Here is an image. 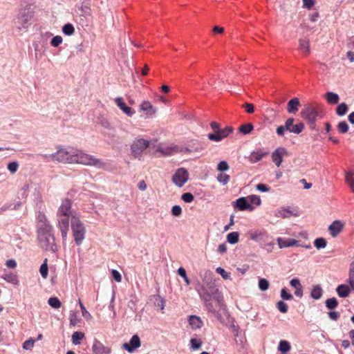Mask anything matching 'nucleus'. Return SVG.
I'll use <instances>...</instances> for the list:
<instances>
[{"mask_svg": "<svg viewBox=\"0 0 354 354\" xmlns=\"http://www.w3.org/2000/svg\"><path fill=\"white\" fill-rule=\"evenodd\" d=\"M51 157L57 162L63 164H80L86 166H93L97 169H105L106 163L101 159L88 154L83 151L71 147H58L57 151Z\"/></svg>", "mask_w": 354, "mask_h": 354, "instance_id": "f257e3e1", "label": "nucleus"}, {"mask_svg": "<svg viewBox=\"0 0 354 354\" xmlns=\"http://www.w3.org/2000/svg\"><path fill=\"white\" fill-rule=\"evenodd\" d=\"M57 216L62 237L65 239L69 229V219L72 221L74 218H78L80 214L72 209L71 201L68 198H64L58 208Z\"/></svg>", "mask_w": 354, "mask_h": 354, "instance_id": "f03ea898", "label": "nucleus"}, {"mask_svg": "<svg viewBox=\"0 0 354 354\" xmlns=\"http://www.w3.org/2000/svg\"><path fill=\"white\" fill-rule=\"evenodd\" d=\"M37 239L40 247L46 251H57L53 227L48 223H40L37 230Z\"/></svg>", "mask_w": 354, "mask_h": 354, "instance_id": "7ed1b4c3", "label": "nucleus"}, {"mask_svg": "<svg viewBox=\"0 0 354 354\" xmlns=\"http://www.w3.org/2000/svg\"><path fill=\"white\" fill-rule=\"evenodd\" d=\"M198 293L201 297L203 299L207 310L212 313H214L216 310L211 302V299L213 298L218 304H220L223 300V296L215 286H212L210 287V291H209L205 286H201V289L198 290Z\"/></svg>", "mask_w": 354, "mask_h": 354, "instance_id": "20e7f679", "label": "nucleus"}, {"mask_svg": "<svg viewBox=\"0 0 354 354\" xmlns=\"http://www.w3.org/2000/svg\"><path fill=\"white\" fill-rule=\"evenodd\" d=\"M71 224L75 243L80 245L85 238L86 234V229L80 220V216L74 218V220L71 221Z\"/></svg>", "mask_w": 354, "mask_h": 354, "instance_id": "39448f33", "label": "nucleus"}, {"mask_svg": "<svg viewBox=\"0 0 354 354\" xmlns=\"http://www.w3.org/2000/svg\"><path fill=\"white\" fill-rule=\"evenodd\" d=\"M301 116L310 124L311 129L315 128L317 118V110L311 104H306L301 111Z\"/></svg>", "mask_w": 354, "mask_h": 354, "instance_id": "423d86ee", "label": "nucleus"}, {"mask_svg": "<svg viewBox=\"0 0 354 354\" xmlns=\"http://www.w3.org/2000/svg\"><path fill=\"white\" fill-rule=\"evenodd\" d=\"M149 141L143 138L133 140L131 145V151L135 158H140L142 153L149 147Z\"/></svg>", "mask_w": 354, "mask_h": 354, "instance_id": "0eeeda50", "label": "nucleus"}, {"mask_svg": "<svg viewBox=\"0 0 354 354\" xmlns=\"http://www.w3.org/2000/svg\"><path fill=\"white\" fill-rule=\"evenodd\" d=\"M183 151V149L178 145L164 143L158 144L156 148V151L160 152L163 156H172Z\"/></svg>", "mask_w": 354, "mask_h": 354, "instance_id": "6e6552de", "label": "nucleus"}, {"mask_svg": "<svg viewBox=\"0 0 354 354\" xmlns=\"http://www.w3.org/2000/svg\"><path fill=\"white\" fill-rule=\"evenodd\" d=\"M189 179V173L185 168L178 169L172 176V182L178 187H182Z\"/></svg>", "mask_w": 354, "mask_h": 354, "instance_id": "1a4fd4ad", "label": "nucleus"}, {"mask_svg": "<svg viewBox=\"0 0 354 354\" xmlns=\"http://www.w3.org/2000/svg\"><path fill=\"white\" fill-rule=\"evenodd\" d=\"M232 131L233 128L232 127H226L224 129H220L217 133H209L207 138L210 140L219 142L227 137Z\"/></svg>", "mask_w": 354, "mask_h": 354, "instance_id": "9d476101", "label": "nucleus"}, {"mask_svg": "<svg viewBox=\"0 0 354 354\" xmlns=\"http://www.w3.org/2000/svg\"><path fill=\"white\" fill-rule=\"evenodd\" d=\"M294 122L295 119L293 118H289L286 120V131L295 134H299L304 130V124L303 122L294 124Z\"/></svg>", "mask_w": 354, "mask_h": 354, "instance_id": "9b49d317", "label": "nucleus"}, {"mask_svg": "<svg viewBox=\"0 0 354 354\" xmlns=\"http://www.w3.org/2000/svg\"><path fill=\"white\" fill-rule=\"evenodd\" d=\"M288 155V151L284 147H279L272 153V159L276 166L279 167L283 161V157Z\"/></svg>", "mask_w": 354, "mask_h": 354, "instance_id": "f8f14e48", "label": "nucleus"}, {"mask_svg": "<svg viewBox=\"0 0 354 354\" xmlns=\"http://www.w3.org/2000/svg\"><path fill=\"white\" fill-rule=\"evenodd\" d=\"M141 345L140 337L137 335H134L129 343H124L122 348L129 353H133L136 348Z\"/></svg>", "mask_w": 354, "mask_h": 354, "instance_id": "ddd939ff", "label": "nucleus"}, {"mask_svg": "<svg viewBox=\"0 0 354 354\" xmlns=\"http://www.w3.org/2000/svg\"><path fill=\"white\" fill-rule=\"evenodd\" d=\"M93 354H110L111 349L105 346L102 342L97 339H95L92 346Z\"/></svg>", "mask_w": 354, "mask_h": 354, "instance_id": "4468645a", "label": "nucleus"}, {"mask_svg": "<svg viewBox=\"0 0 354 354\" xmlns=\"http://www.w3.org/2000/svg\"><path fill=\"white\" fill-rule=\"evenodd\" d=\"M114 101L118 107L127 116L131 117L135 113V111L133 109L126 105L122 97H118L115 98Z\"/></svg>", "mask_w": 354, "mask_h": 354, "instance_id": "2eb2a0df", "label": "nucleus"}, {"mask_svg": "<svg viewBox=\"0 0 354 354\" xmlns=\"http://www.w3.org/2000/svg\"><path fill=\"white\" fill-rule=\"evenodd\" d=\"M343 227L342 221H335L329 225L328 231L333 237H335L342 231Z\"/></svg>", "mask_w": 354, "mask_h": 354, "instance_id": "dca6fc26", "label": "nucleus"}, {"mask_svg": "<svg viewBox=\"0 0 354 354\" xmlns=\"http://www.w3.org/2000/svg\"><path fill=\"white\" fill-rule=\"evenodd\" d=\"M203 285L209 291H210V287L214 286L213 283V273L210 270H206L203 274L201 275Z\"/></svg>", "mask_w": 354, "mask_h": 354, "instance_id": "f3484780", "label": "nucleus"}, {"mask_svg": "<svg viewBox=\"0 0 354 354\" xmlns=\"http://www.w3.org/2000/svg\"><path fill=\"white\" fill-rule=\"evenodd\" d=\"M277 241L280 248L300 246L299 241L293 239H283L282 238L279 237L277 239Z\"/></svg>", "mask_w": 354, "mask_h": 354, "instance_id": "a211bd4d", "label": "nucleus"}, {"mask_svg": "<svg viewBox=\"0 0 354 354\" xmlns=\"http://www.w3.org/2000/svg\"><path fill=\"white\" fill-rule=\"evenodd\" d=\"M301 106L299 100L297 97L292 98L287 104V111L291 114H295Z\"/></svg>", "mask_w": 354, "mask_h": 354, "instance_id": "6ab92c4d", "label": "nucleus"}, {"mask_svg": "<svg viewBox=\"0 0 354 354\" xmlns=\"http://www.w3.org/2000/svg\"><path fill=\"white\" fill-rule=\"evenodd\" d=\"M236 207L239 208V210H246L249 209L250 211L253 210V207L249 203L247 198L241 197L238 198L236 202Z\"/></svg>", "mask_w": 354, "mask_h": 354, "instance_id": "aec40b11", "label": "nucleus"}, {"mask_svg": "<svg viewBox=\"0 0 354 354\" xmlns=\"http://www.w3.org/2000/svg\"><path fill=\"white\" fill-rule=\"evenodd\" d=\"M140 111L146 112L147 117H151L156 113V109L150 102L144 101L140 106Z\"/></svg>", "mask_w": 354, "mask_h": 354, "instance_id": "412c9836", "label": "nucleus"}, {"mask_svg": "<svg viewBox=\"0 0 354 354\" xmlns=\"http://www.w3.org/2000/svg\"><path fill=\"white\" fill-rule=\"evenodd\" d=\"M351 290H353L350 285L348 286L346 284H341L338 286L336 288L337 294L338 295L339 297L342 298H346L348 297Z\"/></svg>", "mask_w": 354, "mask_h": 354, "instance_id": "4be33fe9", "label": "nucleus"}, {"mask_svg": "<svg viewBox=\"0 0 354 354\" xmlns=\"http://www.w3.org/2000/svg\"><path fill=\"white\" fill-rule=\"evenodd\" d=\"M248 234L250 238L257 242L264 241L266 234L261 230L250 231Z\"/></svg>", "mask_w": 354, "mask_h": 354, "instance_id": "5701e85b", "label": "nucleus"}, {"mask_svg": "<svg viewBox=\"0 0 354 354\" xmlns=\"http://www.w3.org/2000/svg\"><path fill=\"white\" fill-rule=\"evenodd\" d=\"M290 284L295 289V295L301 298L303 296V288L300 281L298 279H292L290 280Z\"/></svg>", "mask_w": 354, "mask_h": 354, "instance_id": "b1692460", "label": "nucleus"}, {"mask_svg": "<svg viewBox=\"0 0 354 354\" xmlns=\"http://www.w3.org/2000/svg\"><path fill=\"white\" fill-rule=\"evenodd\" d=\"M268 152L264 151L263 150H258L257 151H254L251 153L250 160L252 163L257 162L260 161L264 156H267Z\"/></svg>", "mask_w": 354, "mask_h": 354, "instance_id": "393cba45", "label": "nucleus"}, {"mask_svg": "<svg viewBox=\"0 0 354 354\" xmlns=\"http://www.w3.org/2000/svg\"><path fill=\"white\" fill-rule=\"evenodd\" d=\"M189 324L192 329H198L201 328L203 322L199 317L196 315H190L189 317Z\"/></svg>", "mask_w": 354, "mask_h": 354, "instance_id": "a878e982", "label": "nucleus"}, {"mask_svg": "<svg viewBox=\"0 0 354 354\" xmlns=\"http://www.w3.org/2000/svg\"><path fill=\"white\" fill-rule=\"evenodd\" d=\"M293 214L289 208L281 207L278 209L275 212V216L278 218H290Z\"/></svg>", "mask_w": 354, "mask_h": 354, "instance_id": "bb28decb", "label": "nucleus"}, {"mask_svg": "<svg viewBox=\"0 0 354 354\" xmlns=\"http://www.w3.org/2000/svg\"><path fill=\"white\" fill-rule=\"evenodd\" d=\"M299 49L306 55H309L310 53V44L308 39H300L299 40Z\"/></svg>", "mask_w": 354, "mask_h": 354, "instance_id": "cd10ccee", "label": "nucleus"}, {"mask_svg": "<svg viewBox=\"0 0 354 354\" xmlns=\"http://www.w3.org/2000/svg\"><path fill=\"white\" fill-rule=\"evenodd\" d=\"M1 278L6 280L7 282L10 283L14 285L19 284V279L17 274L10 272L5 273L1 276Z\"/></svg>", "mask_w": 354, "mask_h": 354, "instance_id": "c85d7f7f", "label": "nucleus"}, {"mask_svg": "<svg viewBox=\"0 0 354 354\" xmlns=\"http://www.w3.org/2000/svg\"><path fill=\"white\" fill-rule=\"evenodd\" d=\"M151 300L153 301L154 306L163 313V310L165 308L164 299L160 295H153Z\"/></svg>", "mask_w": 354, "mask_h": 354, "instance_id": "c756f323", "label": "nucleus"}, {"mask_svg": "<svg viewBox=\"0 0 354 354\" xmlns=\"http://www.w3.org/2000/svg\"><path fill=\"white\" fill-rule=\"evenodd\" d=\"M323 295V290L320 285H316L312 288L310 296L314 299H319Z\"/></svg>", "mask_w": 354, "mask_h": 354, "instance_id": "7c9ffc66", "label": "nucleus"}, {"mask_svg": "<svg viewBox=\"0 0 354 354\" xmlns=\"http://www.w3.org/2000/svg\"><path fill=\"white\" fill-rule=\"evenodd\" d=\"M325 98L329 104H335L339 100V97L337 93L333 92H327L325 94Z\"/></svg>", "mask_w": 354, "mask_h": 354, "instance_id": "2f4dec72", "label": "nucleus"}, {"mask_svg": "<svg viewBox=\"0 0 354 354\" xmlns=\"http://www.w3.org/2000/svg\"><path fill=\"white\" fill-rule=\"evenodd\" d=\"M291 348L290 343L286 340H281L279 343L278 351L282 353H288Z\"/></svg>", "mask_w": 354, "mask_h": 354, "instance_id": "473e14b6", "label": "nucleus"}, {"mask_svg": "<svg viewBox=\"0 0 354 354\" xmlns=\"http://www.w3.org/2000/svg\"><path fill=\"white\" fill-rule=\"evenodd\" d=\"M254 129V126L251 123H246L239 127V131L246 135L249 134Z\"/></svg>", "mask_w": 354, "mask_h": 354, "instance_id": "72a5a7b5", "label": "nucleus"}, {"mask_svg": "<svg viewBox=\"0 0 354 354\" xmlns=\"http://www.w3.org/2000/svg\"><path fill=\"white\" fill-rule=\"evenodd\" d=\"M239 234L237 232L229 233L227 235V241L230 244H235L239 242Z\"/></svg>", "mask_w": 354, "mask_h": 354, "instance_id": "f704fd0d", "label": "nucleus"}, {"mask_svg": "<svg viewBox=\"0 0 354 354\" xmlns=\"http://www.w3.org/2000/svg\"><path fill=\"white\" fill-rule=\"evenodd\" d=\"M84 334L82 332L76 331L72 335L73 344L78 345L80 344V341L84 338Z\"/></svg>", "mask_w": 354, "mask_h": 354, "instance_id": "c9c22d12", "label": "nucleus"}, {"mask_svg": "<svg viewBox=\"0 0 354 354\" xmlns=\"http://www.w3.org/2000/svg\"><path fill=\"white\" fill-rule=\"evenodd\" d=\"M348 109V106L346 103H341L336 109V113L339 116H343L347 113Z\"/></svg>", "mask_w": 354, "mask_h": 354, "instance_id": "e433bc0d", "label": "nucleus"}, {"mask_svg": "<svg viewBox=\"0 0 354 354\" xmlns=\"http://www.w3.org/2000/svg\"><path fill=\"white\" fill-rule=\"evenodd\" d=\"M348 283H349L352 290H354V262H353L351 265L348 273Z\"/></svg>", "mask_w": 354, "mask_h": 354, "instance_id": "4c0bfd02", "label": "nucleus"}, {"mask_svg": "<svg viewBox=\"0 0 354 354\" xmlns=\"http://www.w3.org/2000/svg\"><path fill=\"white\" fill-rule=\"evenodd\" d=\"M346 182L354 192V172L348 171L346 174Z\"/></svg>", "mask_w": 354, "mask_h": 354, "instance_id": "58836bf2", "label": "nucleus"}, {"mask_svg": "<svg viewBox=\"0 0 354 354\" xmlns=\"http://www.w3.org/2000/svg\"><path fill=\"white\" fill-rule=\"evenodd\" d=\"M62 32L64 35L71 36L75 32L74 26L71 24H66L62 27Z\"/></svg>", "mask_w": 354, "mask_h": 354, "instance_id": "ea45409f", "label": "nucleus"}, {"mask_svg": "<svg viewBox=\"0 0 354 354\" xmlns=\"http://www.w3.org/2000/svg\"><path fill=\"white\" fill-rule=\"evenodd\" d=\"M181 149H183V151H181L180 153L187 154V153H192L194 152H199L203 149V147L201 146H198L196 147H181Z\"/></svg>", "mask_w": 354, "mask_h": 354, "instance_id": "a19ab883", "label": "nucleus"}, {"mask_svg": "<svg viewBox=\"0 0 354 354\" xmlns=\"http://www.w3.org/2000/svg\"><path fill=\"white\" fill-rule=\"evenodd\" d=\"M48 304L53 308L58 309L61 307L62 304L57 297H50L48 300Z\"/></svg>", "mask_w": 354, "mask_h": 354, "instance_id": "79ce46f5", "label": "nucleus"}, {"mask_svg": "<svg viewBox=\"0 0 354 354\" xmlns=\"http://www.w3.org/2000/svg\"><path fill=\"white\" fill-rule=\"evenodd\" d=\"M325 303L328 309H335L338 306V301L335 297L326 299Z\"/></svg>", "mask_w": 354, "mask_h": 354, "instance_id": "37998d69", "label": "nucleus"}, {"mask_svg": "<svg viewBox=\"0 0 354 354\" xmlns=\"http://www.w3.org/2000/svg\"><path fill=\"white\" fill-rule=\"evenodd\" d=\"M47 259H46L44 262L41 264L40 266L39 272L41 275V277L44 279H46L48 274V268L47 265Z\"/></svg>", "mask_w": 354, "mask_h": 354, "instance_id": "c03bdc74", "label": "nucleus"}, {"mask_svg": "<svg viewBox=\"0 0 354 354\" xmlns=\"http://www.w3.org/2000/svg\"><path fill=\"white\" fill-rule=\"evenodd\" d=\"M337 130L341 133H345L348 131V125L345 121L340 122L337 124Z\"/></svg>", "mask_w": 354, "mask_h": 354, "instance_id": "a18cd8bd", "label": "nucleus"}, {"mask_svg": "<svg viewBox=\"0 0 354 354\" xmlns=\"http://www.w3.org/2000/svg\"><path fill=\"white\" fill-rule=\"evenodd\" d=\"M217 180L223 185H226L230 180V176L225 174L221 173L217 176Z\"/></svg>", "mask_w": 354, "mask_h": 354, "instance_id": "49530a36", "label": "nucleus"}, {"mask_svg": "<svg viewBox=\"0 0 354 354\" xmlns=\"http://www.w3.org/2000/svg\"><path fill=\"white\" fill-rule=\"evenodd\" d=\"M315 246L317 249L324 248L326 246V241L324 238H318L315 240Z\"/></svg>", "mask_w": 354, "mask_h": 354, "instance_id": "de8ad7c7", "label": "nucleus"}, {"mask_svg": "<svg viewBox=\"0 0 354 354\" xmlns=\"http://www.w3.org/2000/svg\"><path fill=\"white\" fill-rule=\"evenodd\" d=\"M216 273L221 274V277L224 279H231L230 273L225 271L223 268H221V267L216 268Z\"/></svg>", "mask_w": 354, "mask_h": 354, "instance_id": "09e8293b", "label": "nucleus"}, {"mask_svg": "<svg viewBox=\"0 0 354 354\" xmlns=\"http://www.w3.org/2000/svg\"><path fill=\"white\" fill-rule=\"evenodd\" d=\"M269 285H270V283H269L268 281L266 279H260L259 281V288L262 291H265V290H268L269 288Z\"/></svg>", "mask_w": 354, "mask_h": 354, "instance_id": "8fccbe9b", "label": "nucleus"}, {"mask_svg": "<svg viewBox=\"0 0 354 354\" xmlns=\"http://www.w3.org/2000/svg\"><path fill=\"white\" fill-rule=\"evenodd\" d=\"M181 199L187 203H192L194 200V197L192 194L186 192L182 194Z\"/></svg>", "mask_w": 354, "mask_h": 354, "instance_id": "3c124183", "label": "nucleus"}, {"mask_svg": "<svg viewBox=\"0 0 354 354\" xmlns=\"http://www.w3.org/2000/svg\"><path fill=\"white\" fill-rule=\"evenodd\" d=\"M62 37L59 35H57L51 39L50 44L53 47H57L62 43Z\"/></svg>", "mask_w": 354, "mask_h": 354, "instance_id": "603ef678", "label": "nucleus"}, {"mask_svg": "<svg viewBox=\"0 0 354 354\" xmlns=\"http://www.w3.org/2000/svg\"><path fill=\"white\" fill-rule=\"evenodd\" d=\"M249 203H254L257 205H259L261 203V198L259 196L257 195H250L248 198Z\"/></svg>", "mask_w": 354, "mask_h": 354, "instance_id": "864d4df0", "label": "nucleus"}, {"mask_svg": "<svg viewBox=\"0 0 354 354\" xmlns=\"http://www.w3.org/2000/svg\"><path fill=\"white\" fill-rule=\"evenodd\" d=\"M18 168L19 164L16 161L11 162L8 164V169L10 171L11 174L16 173L18 170Z\"/></svg>", "mask_w": 354, "mask_h": 354, "instance_id": "5fc2aeb1", "label": "nucleus"}, {"mask_svg": "<svg viewBox=\"0 0 354 354\" xmlns=\"http://www.w3.org/2000/svg\"><path fill=\"white\" fill-rule=\"evenodd\" d=\"M278 310L282 313H286L288 312V305L283 301H279L277 304Z\"/></svg>", "mask_w": 354, "mask_h": 354, "instance_id": "6e6d98bb", "label": "nucleus"}, {"mask_svg": "<svg viewBox=\"0 0 354 354\" xmlns=\"http://www.w3.org/2000/svg\"><path fill=\"white\" fill-rule=\"evenodd\" d=\"M230 167L225 160L221 161L217 165V169L221 172L227 171Z\"/></svg>", "mask_w": 354, "mask_h": 354, "instance_id": "4d7b16f0", "label": "nucleus"}, {"mask_svg": "<svg viewBox=\"0 0 354 354\" xmlns=\"http://www.w3.org/2000/svg\"><path fill=\"white\" fill-rule=\"evenodd\" d=\"M35 340L32 338L25 341L23 344V348L25 350H30L34 346Z\"/></svg>", "mask_w": 354, "mask_h": 354, "instance_id": "13d9d810", "label": "nucleus"}, {"mask_svg": "<svg viewBox=\"0 0 354 354\" xmlns=\"http://www.w3.org/2000/svg\"><path fill=\"white\" fill-rule=\"evenodd\" d=\"M281 297L284 300H291L293 297L291 294L288 293L286 288H282L281 290Z\"/></svg>", "mask_w": 354, "mask_h": 354, "instance_id": "bf43d9fd", "label": "nucleus"}, {"mask_svg": "<svg viewBox=\"0 0 354 354\" xmlns=\"http://www.w3.org/2000/svg\"><path fill=\"white\" fill-rule=\"evenodd\" d=\"M171 212L174 216H179L182 214V209L179 205H174L172 207Z\"/></svg>", "mask_w": 354, "mask_h": 354, "instance_id": "052dcab7", "label": "nucleus"}, {"mask_svg": "<svg viewBox=\"0 0 354 354\" xmlns=\"http://www.w3.org/2000/svg\"><path fill=\"white\" fill-rule=\"evenodd\" d=\"M190 343H191V347L194 350L199 349L201 347V342L199 340H197L196 339H194V338L190 340Z\"/></svg>", "mask_w": 354, "mask_h": 354, "instance_id": "680f3d73", "label": "nucleus"}, {"mask_svg": "<svg viewBox=\"0 0 354 354\" xmlns=\"http://www.w3.org/2000/svg\"><path fill=\"white\" fill-rule=\"evenodd\" d=\"M243 108H244L245 109V111L248 113H253L254 111V105L252 104H250V103H245L243 104Z\"/></svg>", "mask_w": 354, "mask_h": 354, "instance_id": "e2e57ef3", "label": "nucleus"}, {"mask_svg": "<svg viewBox=\"0 0 354 354\" xmlns=\"http://www.w3.org/2000/svg\"><path fill=\"white\" fill-rule=\"evenodd\" d=\"M111 274H112V277H113V279L117 282H121L122 281V276H121L120 273L118 270H111Z\"/></svg>", "mask_w": 354, "mask_h": 354, "instance_id": "0e129e2a", "label": "nucleus"}, {"mask_svg": "<svg viewBox=\"0 0 354 354\" xmlns=\"http://www.w3.org/2000/svg\"><path fill=\"white\" fill-rule=\"evenodd\" d=\"M79 303L83 317H84L85 318L88 317H90L91 314L86 310V308L84 307V306L83 305L80 300L79 301Z\"/></svg>", "mask_w": 354, "mask_h": 354, "instance_id": "69168bd1", "label": "nucleus"}, {"mask_svg": "<svg viewBox=\"0 0 354 354\" xmlns=\"http://www.w3.org/2000/svg\"><path fill=\"white\" fill-rule=\"evenodd\" d=\"M257 189L260 192H269L270 188L266 185L260 183L257 185Z\"/></svg>", "mask_w": 354, "mask_h": 354, "instance_id": "338daca9", "label": "nucleus"}, {"mask_svg": "<svg viewBox=\"0 0 354 354\" xmlns=\"http://www.w3.org/2000/svg\"><path fill=\"white\" fill-rule=\"evenodd\" d=\"M304 3V7L310 9L315 4L314 0H302Z\"/></svg>", "mask_w": 354, "mask_h": 354, "instance_id": "774afa93", "label": "nucleus"}]
</instances>
